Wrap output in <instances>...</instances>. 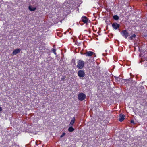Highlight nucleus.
<instances>
[{
	"mask_svg": "<svg viewBox=\"0 0 147 147\" xmlns=\"http://www.w3.org/2000/svg\"><path fill=\"white\" fill-rule=\"evenodd\" d=\"M85 62L81 60H79L77 61V67L79 69H82L84 67Z\"/></svg>",
	"mask_w": 147,
	"mask_h": 147,
	"instance_id": "1",
	"label": "nucleus"
},
{
	"mask_svg": "<svg viewBox=\"0 0 147 147\" xmlns=\"http://www.w3.org/2000/svg\"><path fill=\"white\" fill-rule=\"evenodd\" d=\"M85 73L83 70L81 69L79 70L78 72V75L80 78H82L83 79L84 78Z\"/></svg>",
	"mask_w": 147,
	"mask_h": 147,
	"instance_id": "2",
	"label": "nucleus"
},
{
	"mask_svg": "<svg viewBox=\"0 0 147 147\" xmlns=\"http://www.w3.org/2000/svg\"><path fill=\"white\" fill-rule=\"evenodd\" d=\"M78 99L82 101L85 99L86 95L83 93H80L78 95Z\"/></svg>",
	"mask_w": 147,
	"mask_h": 147,
	"instance_id": "3",
	"label": "nucleus"
},
{
	"mask_svg": "<svg viewBox=\"0 0 147 147\" xmlns=\"http://www.w3.org/2000/svg\"><path fill=\"white\" fill-rule=\"evenodd\" d=\"M84 54L87 56L90 57L92 56L93 55H94V57L96 56L95 53L91 51H87L84 53Z\"/></svg>",
	"mask_w": 147,
	"mask_h": 147,
	"instance_id": "4",
	"label": "nucleus"
},
{
	"mask_svg": "<svg viewBox=\"0 0 147 147\" xmlns=\"http://www.w3.org/2000/svg\"><path fill=\"white\" fill-rule=\"evenodd\" d=\"M121 34H122V36H124L125 38L129 36V33L128 32L125 30H123L121 32Z\"/></svg>",
	"mask_w": 147,
	"mask_h": 147,
	"instance_id": "5",
	"label": "nucleus"
},
{
	"mask_svg": "<svg viewBox=\"0 0 147 147\" xmlns=\"http://www.w3.org/2000/svg\"><path fill=\"white\" fill-rule=\"evenodd\" d=\"M82 22L84 23H87L88 20V18L85 16H82L81 18Z\"/></svg>",
	"mask_w": 147,
	"mask_h": 147,
	"instance_id": "6",
	"label": "nucleus"
},
{
	"mask_svg": "<svg viewBox=\"0 0 147 147\" xmlns=\"http://www.w3.org/2000/svg\"><path fill=\"white\" fill-rule=\"evenodd\" d=\"M113 28L115 29H117L120 26V25L117 23H113L112 24Z\"/></svg>",
	"mask_w": 147,
	"mask_h": 147,
	"instance_id": "7",
	"label": "nucleus"
},
{
	"mask_svg": "<svg viewBox=\"0 0 147 147\" xmlns=\"http://www.w3.org/2000/svg\"><path fill=\"white\" fill-rule=\"evenodd\" d=\"M119 120L120 122H122L125 119V115L122 114H120L119 115Z\"/></svg>",
	"mask_w": 147,
	"mask_h": 147,
	"instance_id": "8",
	"label": "nucleus"
},
{
	"mask_svg": "<svg viewBox=\"0 0 147 147\" xmlns=\"http://www.w3.org/2000/svg\"><path fill=\"white\" fill-rule=\"evenodd\" d=\"M21 49L20 48H17L14 50L12 53L13 55H16L18 53L20 52Z\"/></svg>",
	"mask_w": 147,
	"mask_h": 147,
	"instance_id": "9",
	"label": "nucleus"
},
{
	"mask_svg": "<svg viewBox=\"0 0 147 147\" xmlns=\"http://www.w3.org/2000/svg\"><path fill=\"white\" fill-rule=\"evenodd\" d=\"M75 121V117H73L71 121L70 122V123L69 124V126H70L71 125L73 126L74 125V123Z\"/></svg>",
	"mask_w": 147,
	"mask_h": 147,
	"instance_id": "10",
	"label": "nucleus"
},
{
	"mask_svg": "<svg viewBox=\"0 0 147 147\" xmlns=\"http://www.w3.org/2000/svg\"><path fill=\"white\" fill-rule=\"evenodd\" d=\"M29 9L31 11H34L36 9V7L32 8V7L31 6H29L28 7Z\"/></svg>",
	"mask_w": 147,
	"mask_h": 147,
	"instance_id": "11",
	"label": "nucleus"
},
{
	"mask_svg": "<svg viewBox=\"0 0 147 147\" xmlns=\"http://www.w3.org/2000/svg\"><path fill=\"white\" fill-rule=\"evenodd\" d=\"M74 130V129L72 127H70L68 129V130L69 132H72Z\"/></svg>",
	"mask_w": 147,
	"mask_h": 147,
	"instance_id": "12",
	"label": "nucleus"
},
{
	"mask_svg": "<svg viewBox=\"0 0 147 147\" xmlns=\"http://www.w3.org/2000/svg\"><path fill=\"white\" fill-rule=\"evenodd\" d=\"M136 37V35L135 34H134L132 36H131L129 37V39L130 40H133L134 38H135Z\"/></svg>",
	"mask_w": 147,
	"mask_h": 147,
	"instance_id": "13",
	"label": "nucleus"
},
{
	"mask_svg": "<svg viewBox=\"0 0 147 147\" xmlns=\"http://www.w3.org/2000/svg\"><path fill=\"white\" fill-rule=\"evenodd\" d=\"M113 18L114 19L116 20H118L119 18V17L117 15L114 16Z\"/></svg>",
	"mask_w": 147,
	"mask_h": 147,
	"instance_id": "14",
	"label": "nucleus"
},
{
	"mask_svg": "<svg viewBox=\"0 0 147 147\" xmlns=\"http://www.w3.org/2000/svg\"><path fill=\"white\" fill-rule=\"evenodd\" d=\"M52 51L54 53L55 55H56V50L55 49H52Z\"/></svg>",
	"mask_w": 147,
	"mask_h": 147,
	"instance_id": "15",
	"label": "nucleus"
},
{
	"mask_svg": "<svg viewBox=\"0 0 147 147\" xmlns=\"http://www.w3.org/2000/svg\"><path fill=\"white\" fill-rule=\"evenodd\" d=\"M65 135V133H63L60 136V137L61 138L63 137Z\"/></svg>",
	"mask_w": 147,
	"mask_h": 147,
	"instance_id": "16",
	"label": "nucleus"
},
{
	"mask_svg": "<svg viewBox=\"0 0 147 147\" xmlns=\"http://www.w3.org/2000/svg\"><path fill=\"white\" fill-rule=\"evenodd\" d=\"M65 76H63V78H61V80L63 81V80L65 79Z\"/></svg>",
	"mask_w": 147,
	"mask_h": 147,
	"instance_id": "17",
	"label": "nucleus"
},
{
	"mask_svg": "<svg viewBox=\"0 0 147 147\" xmlns=\"http://www.w3.org/2000/svg\"><path fill=\"white\" fill-rule=\"evenodd\" d=\"M134 120H131V123H134Z\"/></svg>",
	"mask_w": 147,
	"mask_h": 147,
	"instance_id": "18",
	"label": "nucleus"
}]
</instances>
